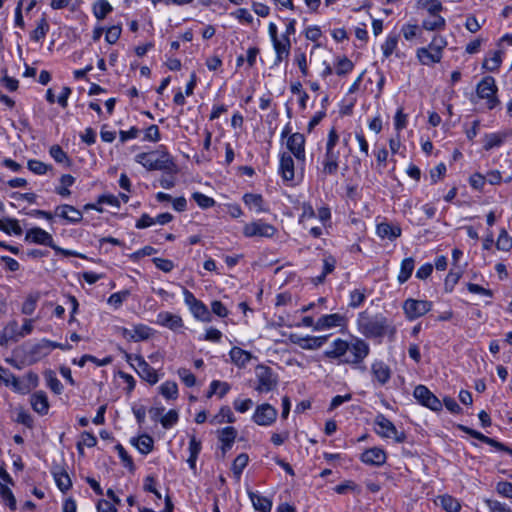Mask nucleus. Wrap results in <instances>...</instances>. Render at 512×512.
Returning a JSON list of instances; mask_svg holds the SVG:
<instances>
[{"label": "nucleus", "mask_w": 512, "mask_h": 512, "mask_svg": "<svg viewBox=\"0 0 512 512\" xmlns=\"http://www.w3.org/2000/svg\"><path fill=\"white\" fill-rule=\"evenodd\" d=\"M503 51L501 49L490 52L483 61V68L488 71H496L502 63Z\"/></svg>", "instance_id": "c9c22d12"}, {"label": "nucleus", "mask_w": 512, "mask_h": 512, "mask_svg": "<svg viewBox=\"0 0 512 512\" xmlns=\"http://www.w3.org/2000/svg\"><path fill=\"white\" fill-rule=\"evenodd\" d=\"M416 57L422 65L433 66L439 63L443 56L437 51L432 50L431 45H428L427 47L417 49Z\"/></svg>", "instance_id": "b1692460"}, {"label": "nucleus", "mask_w": 512, "mask_h": 512, "mask_svg": "<svg viewBox=\"0 0 512 512\" xmlns=\"http://www.w3.org/2000/svg\"><path fill=\"white\" fill-rule=\"evenodd\" d=\"M358 324L360 331L368 337L393 336L395 333V328L382 316H375L373 318L360 316Z\"/></svg>", "instance_id": "f03ea898"}, {"label": "nucleus", "mask_w": 512, "mask_h": 512, "mask_svg": "<svg viewBox=\"0 0 512 512\" xmlns=\"http://www.w3.org/2000/svg\"><path fill=\"white\" fill-rule=\"evenodd\" d=\"M135 161L145 169L172 171L175 168L171 155L163 146L150 152H142L135 156Z\"/></svg>", "instance_id": "f257e3e1"}, {"label": "nucleus", "mask_w": 512, "mask_h": 512, "mask_svg": "<svg viewBox=\"0 0 512 512\" xmlns=\"http://www.w3.org/2000/svg\"><path fill=\"white\" fill-rule=\"evenodd\" d=\"M230 390V385L227 382H222L219 380H213L210 383L209 391L207 396L211 397L214 394H218L220 398L224 397L227 392Z\"/></svg>", "instance_id": "de8ad7c7"}, {"label": "nucleus", "mask_w": 512, "mask_h": 512, "mask_svg": "<svg viewBox=\"0 0 512 512\" xmlns=\"http://www.w3.org/2000/svg\"><path fill=\"white\" fill-rule=\"evenodd\" d=\"M496 247L498 250L508 252L512 248V237L505 229H501L499 236L496 240Z\"/></svg>", "instance_id": "5fc2aeb1"}, {"label": "nucleus", "mask_w": 512, "mask_h": 512, "mask_svg": "<svg viewBox=\"0 0 512 512\" xmlns=\"http://www.w3.org/2000/svg\"><path fill=\"white\" fill-rule=\"evenodd\" d=\"M229 357L231 362L238 368H245L254 356L238 346H233L229 351Z\"/></svg>", "instance_id": "393cba45"}, {"label": "nucleus", "mask_w": 512, "mask_h": 512, "mask_svg": "<svg viewBox=\"0 0 512 512\" xmlns=\"http://www.w3.org/2000/svg\"><path fill=\"white\" fill-rule=\"evenodd\" d=\"M125 358L143 380L147 381L151 385L158 382L159 376L157 371L151 367L142 356L126 353Z\"/></svg>", "instance_id": "20e7f679"}, {"label": "nucleus", "mask_w": 512, "mask_h": 512, "mask_svg": "<svg viewBox=\"0 0 512 512\" xmlns=\"http://www.w3.org/2000/svg\"><path fill=\"white\" fill-rule=\"evenodd\" d=\"M387 456L383 449L379 447H372L365 450L360 460L367 465L381 466L386 462Z\"/></svg>", "instance_id": "4be33fe9"}, {"label": "nucleus", "mask_w": 512, "mask_h": 512, "mask_svg": "<svg viewBox=\"0 0 512 512\" xmlns=\"http://www.w3.org/2000/svg\"><path fill=\"white\" fill-rule=\"evenodd\" d=\"M55 215L71 223H77L82 219V213L75 207L67 204L56 207Z\"/></svg>", "instance_id": "cd10ccee"}, {"label": "nucleus", "mask_w": 512, "mask_h": 512, "mask_svg": "<svg viewBox=\"0 0 512 512\" xmlns=\"http://www.w3.org/2000/svg\"><path fill=\"white\" fill-rule=\"evenodd\" d=\"M178 417V412L176 410H169L160 418V423L165 429H169L177 423Z\"/></svg>", "instance_id": "338daca9"}, {"label": "nucleus", "mask_w": 512, "mask_h": 512, "mask_svg": "<svg viewBox=\"0 0 512 512\" xmlns=\"http://www.w3.org/2000/svg\"><path fill=\"white\" fill-rule=\"evenodd\" d=\"M218 439L221 442V450L225 454L232 447L237 437V431L234 427L228 426L217 431Z\"/></svg>", "instance_id": "bb28decb"}, {"label": "nucleus", "mask_w": 512, "mask_h": 512, "mask_svg": "<svg viewBox=\"0 0 512 512\" xmlns=\"http://www.w3.org/2000/svg\"><path fill=\"white\" fill-rule=\"evenodd\" d=\"M30 404L35 412L41 415H45L49 410V402L46 394L42 391H38L31 395Z\"/></svg>", "instance_id": "c756f323"}, {"label": "nucleus", "mask_w": 512, "mask_h": 512, "mask_svg": "<svg viewBox=\"0 0 512 512\" xmlns=\"http://www.w3.org/2000/svg\"><path fill=\"white\" fill-rule=\"evenodd\" d=\"M370 348L368 343L360 338H353L348 342L347 357L344 358L346 364H359L369 354Z\"/></svg>", "instance_id": "0eeeda50"}, {"label": "nucleus", "mask_w": 512, "mask_h": 512, "mask_svg": "<svg viewBox=\"0 0 512 512\" xmlns=\"http://www.w3.org/2000/svg\"><path fill=\"white\" fill-rule=\"evenodd\" d=\"M159 392L167 400H175L178 397V386L174 381H165L159 386Z\"/></svg>", "instance_id": "c03bdc74"}, {"label": "nucleus", "mask_w": 512, "mask_h": 512, "mask_svg": "<svg viewBox=\"0 0 512 512\" xmlns=\"http://www.w3.org/2000/svg\"><path fill=\"white\" fill-rule=\"evenodd\" d=\"M462 276V269L459 268L458 270L454 271L451 270L445 279V289L446 291L451 292L454 288V286L458 283L459 279Z\"/></svg>", "instance_id": "69168bd1"}, {"label": "nucleus", "mask_w": 512, "mask_h": 512, "mask_svg": "<svg viewBox=\"0 0 512 512\" xmlns=\"http://www.w3.org/2000/svg\"><path fill=\"white\" fill-rule=\"evenodd\" d=\"M302 166L303 165H298L295 158L293 159L289 153L282 152L280 154L279 173L284 181H294L297 168Z\"/></svg>", "instance_id": "dca6fc26"}, {"label": "nucleus", "mask_w": 512, "mask_h": 512, "mask_svg": "<svg viewBox=\"0 0 512 512\" xmlns=\"http://www.w3.org/2000/svg\"><path fill=\"white\" fill-rule=\"evenodd\" d=\"M414 267L415 261L412 257L403 259L400 265L398 281L400 283H405L411 277Z\"/></svg>", "instance_id": "a19ab883"}, {"label": "nucleus", "mask_w": 512, "mask_h": 512, "mask_svg": "<svg viewBox=\"0 0 512 512\" xmlns=\"http://www.w3.org/2000/svg\"><path fill=\"white\" fill-rule=\"evenodd\" d=\"M193 317L202 322L211 321V313L207 306L202 302L198 301L192 308L189 309Z\"/></svg>", "instance_id": "ea45409f"}, {"label": "nucleus", "mask_w": 512, "mask_h": 512, "mask_svg": "<svg viewBox=\"0 0 512 512\" xmlns=\"http://www.w3.org/2000/svg\"><path fill=\"white\" fill-rule=\"evenodd\" d=\"M25 241L49 247H52L54 244L52 235L40 227L28 229L25 235Z\"/></svg>", "instance_id": "a211bd4d"}, {"label": "nucleus", "mask_w": 512, "mask_h": 512, "mask_svg": "<svg viewBox=\"0 0 512 512\" xmlns=\"http://www.w3.org/2000/svg\"><path fill=\"white\" fill-rule=\"evenodd\" d=\"M398 44V37L396 35L387 36L386 40L381 46L383 56L385 58L390 57L396 50Z\"/></svg>", "instance_id": "4d7b16f0"}, {"label": "nucleus", "mask_w": 512, "mask_h": 512, "mask_svg": "<svg viewBox=\"0 0 512 512\" xmlns=\"http://www.w3.org/2000/svg\"><path fill=\"white\" fill-rule=\"evenodd\" d=\"M39 300V294H29L24 300L21 308V312L25 315H31L36 309L37 302Z\"/></svg>", "instance_id": "6e6d98bb"}, {"label": "nucleus", "mask_w": 512, "mask_h": 512, "mask_svg": "<svg viewBox=\"0 0 512 512\" xmlns=\"http://www.w3.org/2000/svg\"><path fill=\"white\" fill-rule=\"evenodd\" d=\"M271 43L275 52L274 63L276 65L280 64L283 60L289 57L292 42L286 36H280V38L271 41Z\"/></svg>", "instance_id": "6ab92c4d"}, {"label": "nucleus", "mask_w": 512, "mask_h": 512, "mask_svg": "<svg viewBox=\"0 0 512 512\" xmlns=\"http://www.w3.org/2000/svg\"><path fill=\"white\" fill-rule=\"evenodd\" d=\"M93 16L98 20H104L112 11L113 6L108 0H95L91 6Z\"/></svg>", "instance_id": "7c9ffc66"}, {"label": "nucleus", "mask_w": 512, "mask_h": 512, "mask_svg": "<svg viewBox=\"0 0 512 512\" xmlns=\"http://www.w3.org/2000/svg\"><path fill=\"white\" fill-rule=\"evenodd\" d=\"M243 201L245 205L255 213H261L265 210L263 207V198L259 194H245L243 196Z\"/></svg>", "instance_id": "4c0bfd02"}, {"label": "nucleus", "mask_w": 512, "mask_h": 512, "mask_svg": "<svg viewBox=\"0 0 512 512\" xmlns=\"http://www.w3.org/2000/svg\"><path fill=\"white\" fill-rule=\"evenodd\" d=\"M156 323L172 331H179L184 327L183 320L179 315L167 311L158 313Z\"/></svg>", "instance_id": "aec40b11"}, {"label": "nucleus", "mask_w": 512, "mask_h": 512, "mask_svg": "<svg viewBox=\"0 0 512 512\" xmlns=\"http://www.w3.org/2000/svg\"><path fill=\"white\" fill-rule=\"evenodd\" d=\"M445 26L446 20L439 13L428 14L421 23V27L426 31H440Z\"/></svg>", "instance_id": "c85d7f7f"}, {"label": "nucleus", "mask_w": 512, "mask_h": 512, "mask_svg": "<svg viewBox=\"0 0 512 512\" xmlns=\"http://www.w3.org/2000/svg\"><path fill=\"white\" fill-rule=\"evenodd\" d=\"M54 479L57 487L63 492L69 490L72 485L70 477L65 471L54 473Z\"/></svg>", "instance_id": "052dcab7"}, {"label": "nucleus", "mask_w": 512, "mask_h": 512, "mask_svg": "<svg viewBox=\"0 0 512 512\" xmlns=\"http://www.w3.org/2000/svg\"><path fill=\"white\" fill-rule=\"evenodd\" d=\"M231 16L244 24L253 23V16L246 8H239L231 13Z\"/></svg>", "instance_id": "774afa93"}, {"label": "nucleus", "mask_w": 512, "mask_h": 512, "mask_svg": "<svg viewBox=\"0 0 512 512\" xmlns=\"http://www.w3.org/2000/svg\"><path fill=\"white\" fill-rule=\"evenodd\" d=\"M192 199L196 202V204L202 209H208L215 205V200L201 192H194L192 194Z\"/></svg>", "instance_id": "bf43d9fd"}, {"label": "nucleus", "mask_w": 512, "mask_h": 512, "mask_svg": "<svg viewBox=\"0 0 512 512\" xmlns=\"http://www.w3.org/2000/svg\"><path fill=\"white\" fill-rule=\"evenodd\" d=\"M413 395L421 405L433 411L442 409V402L424 385L416 386Z\"/></svg>", "instance_id": "2eb2a0df"}, {"label": "nucleus", "mask_w": 512, "mask_h": 512, "mask_svg": "<svg viewBox=\"0 0 512 512\" xmlns=\"http://www.w3.org/2000/svg\"><path fill=\"white\" fill-rule=\"evenodd\" d=\"M496 92L497 86L493 77H484L477 85V96L486 101L488 109H493L499 104Z\"/></svg>", "instance_id": "423d86ee"}, {"label": "nucleus", "mask_w": 512, "mask_h": 512, "mask_svg": "<svg viewBox=\"0 0 512 512\" xmlns=\"http://www.w3.org/2000/svg\"><path fill=\"white\" fill-rule=\"evenodd\" d=\"M249 462V457L246 453L239 454L232 464V472L237 480L240 479L241 474Z\"/></svg>", "instance_id": "49530a36"}, {"label": "nucleus", "mask_w": 512, "mask_h": 512, "mask_svg": "<svg viewBox=\"0 0 512 512\" xmlns=\"http://www.w3.org/2000/svg\"><path fill=\"white\" fill-rule=\"evenodd\" d=\"M0 496L2 498V502L10 508V510L15 511L17 508L16 499L10 488L7 486L0 484Z\"/></svg>", "instance_id": "3c124183"}, {"label": "nucleus", "mask_w": 512, "mask_h": 512, "mask_svg": "<svg viewBox=\"0 0 512 512\" xmlns=\"http://www.w3.org/2000/svg\"><path fill=\"white\" fill-rule=\"evenodd\" d=\"M0 230L6 234L21 235L22 228L17 219L2 218L0 219Z\"/></svg>", "instance_id": "58836bf2"}, {"label": "nucleus", "mask_w": 512, "mask_h": 512, "mask_svg": "<svg viewBox=\"0 0 512 512\" xmlns=\"http://www.w3.org/2000/svg\"><path fill=\"white\" fill-rule=\"evenodd\" d=\"M347 325V318L340 313L325 314L315 322L314 331H327L335 328H344Z\"/></svg>", "instance_id": "4468645a"}, {"label": "nucleus", "mask_w": 512, "mask_h": 512, "mask_svg": "<svg viewBox=\"0 0 512 512\" xmlns=\"http://www.w3.org/2000/svg\"><path fill=\"white\" fill-rule=\"evenodd\" d=\"M354 67V64L351 60H349L348 58L346 57H343V58H339L337 60V63H336V74L337 75H346L348 74L349 72L352 71Z\"/></svg>", "instance_id": "0e129e2a"}, {"label": "nucleus", "mask_w": 512, "mask_h": 512, "mask_svg": "<svg viewBox=\"0 0 512 512\" xmlns=\"http://www.w3.org/2000/svg\"><path fill=\"white\" fill-rule=\"evenodd\" d=\"M116 332L123 339L132 342L146 341L155 334V330L153 328L142 323L133 324L131 328L117 327Z\"/></svg>", "instance_id": "39448f33"}, {"label": "nucleus", "mask_w": 512, "mask_h": 512, "mask_svg": "<svg viewBox=\"0 0 512 512\" xmlns=\"http://www.w3.org/2000/svg\"><path fill=\"white\" fill-rule=\"evenodd\" d=\"M131 443L138 449L142 454H148L153 449L154 441L152 437L148 435H142L138 438H133Z\"/></svg>", "instance_id": "79ce46f5"}, {"label": "nucleus", "mask_w": 512, "mask_h": 512, "mask_svg": "<svg viewBox=\"0 0 512 512\" xmlns=\"http://www.w3.org/2000/svg\"><path fill=\"white\" fill-rule=\"evenodd\" d=\"M373 380L380 386L387 384L391 378V369L383 361H374L371 364Z\"/></svg>", "instance_id": "5701e85b"}, {"label": "nucleus", "mask_w": 512, "mask_h": 512, "mask_svg": "<svg viewBox=\"0 0 512 512\" xmlns=\"http://www.w3.org/2000/svg\"><path fill=\"white\" fill-rule=\"evenodd\" d=\"M375 426L376 433L383 438H391L397 443H401L405 439L404 434L398 432L395 425L382 414L376 416Z\"/></svg>", "instance_id": "1a4fd4ad"}, {"label": "nucleus", "mask_w": 512, "mask_h": 512, "mask_svg": "<svg viewBox=\"0 0 512 512\" xmlns=\"http://www.w3.org/2000/svg\"><path fill=\"white\" fill-rule=\"evenodd\" d=\"M278 411L272 405L263 403L257 405L252 415V420L259 426H271L277 419Z\"/></svg>", "instance_id": "9b49d317"}, {"label": "nucleus", "mask_w": 512, "mask_h": 512, "mask_svg": "<svg viewBox=\"0 0 512 512\" xmlns=\"http://www.w3.org/2000/svg\"><path fill=\"white\" fill-rule=\"evenodd\" d=\"M434 502L446 512H459L461 510L460 502L448 494L439 495Z\"/></svg>", "instance_id": "2f4dec72"}, {"label": "nucleus", "mask_w": 512, "mask_h": 512, "mask_svg": "<svg viewBox=\"0 0 512 512\" xmlns=\"http://www.w3.org/2000/svg\"><path fill=\"white\" fill-rule=\"evenodd\" d=\"M511 135L512 132L510 131L486 134L484 138V149L490 150L492 148L499 147L505 139Z\"/></svg>", "instance_id": "473e14b6"}, {"label": "nucleus", "mask_w": 512, "mask_h": 512, "mask_svg": "<svg viewBox=\"0 0 512 512\" xmlns=\"http://www.w3.org/2000/svg\"><path fill=\"white\" fill-rule=\"evenodd\" d=\"M286 148L288 153L292 154L298 165H304L306 154H305V137L301 133L291 134L286 142Z\"/></svg>", "instance_id": "ddd939ff"}, {"label": "nucleus", "mask_w": 512, "mask_h": 512, "mask_svg": "<svg viewBox=\"0 0 512 512\" xmlns=\"http://www.w3.org/2000/svg\"><path fill=\"white\" fill-rule=\"evenodd\" d=\"M47 386L55 393L61 394L63 391V386L61 382L56 377L55 373L52 371H48L44 375Z\"/></svg>", "instance_id": "13d9d810"}, {"label": "nucleus", "mask_w": 512, "mask_h": 512, "mask_svg": "<svg viewBox=\"0 0 512 512\" xmlns=\"http://www.w3.org/2000/svg\"><path fill=\"white\" fill-rule=\"evenodd\" d=\"M277 229L262 220H256L245 223L243 226V235L248 238L260 237L271 238L275 235Z\"/></svg>", "instance_id": "6e6552de"}, {"label": "nucleus", "mask_w": 512, "mask_h": 512, "mask_svg": "<svg viewBox=\"0 0 512 512\" xmlns=\"http://www.w3.org/2000/svg\"><path fill=\"white\" fill-rule=\"evenodd\" d=\"M257 385L255 390L259 393L270 392L277 384L276 377L267 366L259 365L256 367Z\"/></svg>", "instance_id": "f8f14e48"}, {"label": "nucleus", "mask_w": 512, "mask_h": 512, "mask_svg": "<svg viewBox=\"0 0 512 512\" xmlns=\"http://www.w3.org/2000/svg\"><path fill=\"white\" fill-rule=\"evenodd\" d=\"M460 428L467 434L471 435L472 437L476 438V439H479L480 441L484 442V443H487L489 445H492L498 449H503V445L497 441H495L494 439L492 438H489L485 435H483L482 433L478 432V431H475L473 429H470L468 427H465V426H460Z\"/></svg>", "instance_id": "603ef678"}, {"label": "nucleus", "mask_w": 512, "mask_h": 512, "mask_svg": "<svg viewBox=\"0 0 512 512\" xmlns=\"http://www.w3.org/2000/svg\"><path fill=\"white\" fill-rule=\"evenodd\" d=\"M366 299V293L363 289H355L350 292L349 306L352 308L359 307Z\"/></svg>", "instance_id": "e2e57ef3"}, {"label": "nucleus", "mask_w": 512, "mask_h": 512, "mask_svg": "<svg viewBox=\"0 0 512 512\" xmlns=\"http://www.w3.org/2000/svg\"><path fill=\"white\" fill-rule=\"evenodd\" d=\"M347 352L348 341L338 338L331 343L330 348L325 352V355L328 358L341 359L344 363V358L347 357Z\"/></svg>", "instance_id": "a878e982"}, {"label": "nucleus", "mask_w": 512, "mask_h": 512, "mask_svg": "<svg viewBox=\"0 0 512 512\" xmlns=\"http://www.w3.org/2000/svg\"><path fill=\"white\" fill-rule=\"evenodd\" d=\"M104 33H105V41L108 44L113 45L119 40V38L121 36L122 26H121V24L111 25V26L105 28Z\"/></svg>", "instance_id": "864d4df0"}, {"label": "nucleus", "mask_w": 512, "mask_h": 512, "mask_svg": "<svg viewBox=\"0 0 512 512\" xmlns=\"http://www.w3.org/2000/svg\"><path fill=\"white\" fill-rule=\"evenodd\" d=\"M209 421L212 425H219L224 423L231 424L236 421V418L230 407L222 406L218 413L212 416Z\"/></svg>", "instance_id": "72a5a7b5"}, {"label": "nucleus", "mask_w": 512, "mask_h": 512, "mask_svg": "<svg viewBox=\"0 0 512 512\" xmlns=\"http://www.w3.org/2000/svg\"><path fill=\"white\" fill-rule=\"evenodd\" d=\"M130 293L128 290L113 293L109 296L107 302L115 309L121 307L122 303L129 297Z\"/></svg>", "instance_id": "680f3d73"}, {"label": "nucleus", "mask_w": 512, "mask_h": 512, "mask_svg": "<svg viewBox=\"0 0 512 512\" xmlns=\"http://www.w3.org/2000/svg\"><path fill=\"white\" fill-rule=\"evenodd\" d=\"M291 342L305 350H316L321 348L328 339V336H291Z\"/></svg>", "instance_id": "f3484780"}, {"label": "nucleus", "mask_w": 512, "mask_h": 512, "mask_svg": "<svg viewBox=\"0 0 512 512\" xmlns=\"http://www.w3.org/2000/svg\"><path fill=\"white\" fill-rule=\"evenodd\" d=\"M50 156L59 164L70 167L72 162L67 153L59 145H52L49 149Z\"/></svg>", "instance_id": "37998d69"}, {"label": "nucleus", "mask_w": 512, "mask_h": 512, "mask_svg": "<svg viewBox=\"0 0 512 512\" xmlns=\"http://www.w3.org/2000/svg\"><path fill=\"white\" fill-rule=\"evenodd\" d=\"M402 229L398 224L382 221L376 226V234L381 239L393 241L401 236Z\"/></svg>", "instance_id": "412c9836"}, {"label": "nucleus", "mask_w": 512, "mask_h": 512, "mask_svg": "<svg viewBox=\"0 0 512 512\" xmlns=\"http://www.w3.org/2000/svg\"><path fill=\"white\" fill-rule=\"evenodd\" d=\"M49 30V24L45 18H41L37 22L36 28L31 32L30 37L33 41L39 42L45 38Z\"/></svg>", "instance_id": "09e8293b"}, {"label": "nucleus", "mask_w": 512, "mask_h": 512, "mask_svg": "<svg viewBox=\"0 0 512 512\" xmlns=\"http://www.w3.org/2000/svg\"><path fill=\"white\" fill-rule=\"evenodd\" d=\"M417 8L426 11L427 14L440 13L443 10L439 0H418Z\"/></svg>", "instance_id": "a18cd8bd"}, {"label": "nucleus", "mask_w": 512, "mask_h": 512, "mask_svg": "<svg viewBox=\"0 0 512 512\" xmlns=\"http://www.w3.org/2000/svg\"><path fill=\"white\" fill-rule=\"evenodd\" d=\"M0 372H3L6 374V377H4V381L7 385L12 386L14 391L20 394H27L30 392L28 387L24 384L21 378H17L12 374L6 373V371L0 367Z\"/></svg>", "instance_id": "e433bc0d"}, {"label": "nucleus", "mask_w": 512, "mask_h": 512, "mask_svg": "<svg viewBox=\"0 0 512 512\" xmlns=\"http://www.w3.org/2000/svg\"><path fill=\"white\" fill-rule=\"evenodd\" d=\"M248 496L252 502L255 510L259 512H270L272 508V502L267 497H264L258 493L249 491Z\"/></svg>", "instance_id": "f704fd0d"}, {"label": "nucleus", "mask_w": 512, "mask_h": 512, "mask_svg": "<svg viewBox=\"0 0 512 512\" xmlns=\"http://www.w3.org/2000/svg\"><path fill=\"white\" fill-rule=\"evenodd\" d=\"M75 182V178L70 174H64L60 178V185L56 188V192L62 197H68L71 192L69 187Z\"/></svg>", "instance_id": "8fccbe9b"}, {"label": "nucleus", "mask_w": 512, "mask_h": 512, "mask_svg": "<svg viewBox=\"0 0 512 512\" xmlns=\"http://www.w3.org/2000/svg\"><path fill=\"white\" fill-rule=\"evenodd\" d=\"M339 136L335 129H331L328 133L326 143V153L323 160V173L331 175L336 173L338 169L339 152L335 150Z\"/></svg>", "instance_id": "7ed1b4c3"}, {"label": "nucleus", "mask_w": 512, "mask_h": 512, "mask_svg": "<svg viewBox=\"0 0 512 512\" xmlns=\"http://www.w3.org/2000/svg\"><path fill=\"white\" fill-rule=\"evenodd\" d=\"M431 308L432 303L427 300L409 298L403 303L404 314L409 320H414L425 315Z\"/></svg>", "instance_id": "9d476101"}]
</instances>
